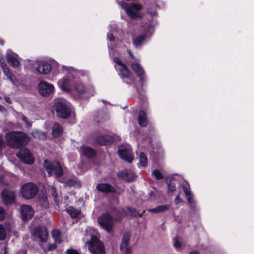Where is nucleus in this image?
Instances as JSON below:
<instances>
[{
  "label": "nucleus",
  "instance_id": "obj_1",
  "mask_svg": "<svg viewBox=\"0 0 254 254\" xmlns=\"http://www.w3.org/2000/svg\"><path fill=\"white\" fill-rule=\"evenodd\" d=\"M5 137L8 145L15 148L25 146L30 141L26 134L18 131L7 133Z\"/></svg>",
  "mask_w": 254,
  "mask_h": 254
},
{
  "label": "nucleus",
  "instance_id": "obj_2",
  "mask_svg": "<svg viewBox=\"0 0 254 254\" xmlns=\"http://www.w3.org/2000/svg\"><path fill=\"white\" fill-rule=\"evenodd\" d=\"M53 110L55 112L56 115L63 119H66L70 117L72 119V123L75 122V115L72 113L70 108L64 102L56 101L53 106Z\"/></svg>",
  "mask_w": 254,
  "mask_h": 254
},
{
  "label": "nucleus",
  "instance_id": "obj_3",
  "mask_svg": "<svg viewBox=\"0 0 254 254\" xmlns=\"http://www.w3.org/2000/svg\"><path fill=\"white\" fill-rule=\"evenodd\" d=\"M114 61L116 64L115 67L119 71V74L123 82L128 85L134 83V78L130 73L127 67L120 60L118 57L114 58Z\"/></svg>",
  "mask_w": 254,
  "mask_h": 254
},
{
  "label": "nucleus",
  "instance_id": "obj_4",
  "mask_svg": "<svg viewBox=\"0 0 254 254\" xmlns=\"http://www.w3.org/2000/svg\"><path fill=\"white\" fill-rule=\"evenodd\" d=\"M38 189L37 186L32 183H27L24 184L21 189V193L23 198L30 199L37 194Z\"/></svg>",
  "mask_w": 254,
  "mask_h": 254
},
{
  "label": "nucleus",
  "instance_id": "obj_5",
  "mask_svg": "<svg viewBox=\"0 0 254 254\" xmlns=\"http://www.w3.org/2000/svg\"><path fill=\"white\" fill-rule=\"evenodd\" d=\"M121 6L131 19H134L140 17L137 12L141 10V5L134 3L128 4L126 2H123L121 3Z\"/></svg>",
  "mask_w": 254,
  "mask_h": 254
},
{
  "label": "nucleus",
  "instance_id": "obj_6",
  "mask_svg": "<svg viewBox=\"0 0 254 254\" xmlns=\"http://www.w3.org/2000/svg\"><path fill=\"white\" fill-rule=\"evenodd\" d=\"M89 250L93 254H105L103 243L95 236H92L88 243Z\"/></svg>",
  "mask_w": 254,
  "mask_h": 254
},
{
  "label": "nucleus",
  "instance_id": "obj_7",
  "mask_svg": "<svg viewBox=\"0 0 254 254\" xmlns=\"http://www.w3.org/2000/svg\"><path fill=\"white\" fill-rule=\"evenodd\" d=\"M44 166L48 174L50 175L53 172L56 177H61L63 175V170H62L59 162L50 161L45 160L44 162Z\"/></svg>",
  "mask_w": 254,
  "mask_h": 254
},
{
  "label": "nucleus",
  "instance_id": "obj_8",
  "mask_svg": "<svg viewBox=\"0 0 254 254\" xmlns=\"http://www.w3.org/2000/svg\"><path fill=\"white\" fill-rule=\"evenodd\" d=\"M118 154L121 159L128 163H131L134 159L132 150L129 145L120 146Z\"/></svg>",
  "mask_w": 254,
  "mask_h": 254
},
{
  "label": "nucleus",
  "instance_id": "obj_9",
  "mask_svg": "<svg viewBox=\"0 0 254 254\" xmlns=\"http://www.w3.org/2000/svg\"><path fill=\"white\" fill-rule=\"evenodd\" d=\"M98 222L102 228L108 232H110L113 227V219L108 213L100 216L98 218Z\"/></svg>",
  "mask_w": 254,
  "mask_h": 254
},
{
  "label": "nucleus",
  "instance_id": "obj_10",
  "mask_svg": "<svg viewBox=\"0 0 254 254\" xmlns=\"http://www.w3.org/2000/svg\"><path fill=\"white\" fill-rule=\"evenodd\" d=\"M40 94L43 96H48L53 93L54 87L53 85L46 81H41L38 86Z\"/></svg>",
  "mask_w": 254,
  "mask_h": 254
},
{
  "label": "nucleus",
  "instance_id": "obj_11",
  "mask_svg": "<svg viewBox=\"0 0 254 254\" xmlns=\"http://www.w3.org/2000/svg\"><path fill=\"white\" fill-rule=\"evenodd\" d=\"M2 201L6 205L13 203L15 200V193L14 191L7 189L3 190L1 192Z\"/></svg>",
  "mask_w": 254,
  "mask_h": 254
},
{
  "label": "nucleus",
  "instance_id": "obj_12",
  "mask_svg": "<svg viewBox=\"0 0 254 254\" xmlns=\"http://www.w3.org/2000/svg\"><path fill=\"white\" fill-rule=\"evenodd\" d=\"M130 237L131 234L127 232L124 234L122 239L120 249L125 254H130L132 252L131 248L129 246Z\"/></svg>",
  "mask_w": 254,
  "mask_h": 254
},
{
  "label": "nucleus",
  "instance_id": "obj_13",
  "mask_svg": "<svg viewBox=\"0 0 254 254\" xmlns=\"http://www.w3.org/2000/svg\"><path fill=\"white\" fill-rule=\"evenodd\" d=\"M17 157L24 163L31 164L34 162V158L30 151L27 149H21L17 153Z\"/></svg>",
  "mask_w": 254,
  "mask_h": 254
},
{
  "label": "nucleus",
  "instance_id": "obj_14",
  "mask_svg": "<svg viewBox=\"0 0 254 254\" xmlns=\"http://www.w3.org/2000/svg\"><path fill=\"white\" fill-rule=\"evenodd\" d=\"M20 213L21 218L24 221H27L32 217L34 210L29 205H22L20 208Z\"/></svg>",
  "mask_w": 254,
  "mask_h": 254
},
{
  "label": "nucleus",
  "instance_id": "obj_15",
  "mask_svg": "<svg viewBox=\"0 0 254 254\" xmlns=\"http://www.w3.org/2000/svg\"><path fill=\"white\" fill-rule=\"evenodd\" d=\"M6 57L7 62L11 66L16 67L20 65V63L18 60V55L11 50H7Z\"/></svg>",
  "mask_w": 254,
  "mask_h": 254
},
{
  "label": "nucleus",
  "instance_id": "obj_16",
  "mask_svg": "<svg viewBox=\"0 0 254 254\" xmlns=\"http://www.w3.org/2000/svg\"><path fill=\"white\" fill-rule=\"evenodd\" d=\"M33 235L38 238L41 242L45 243L47 241L48 232L45 227H38L34 229Z\"/></svg>",
  "mask_w": 254,
  "mask_h": 254
},
{
  "label": "nucleus",
  "instance_id": "obj_17",
  "mask_svg": "<svg viewBox=\"0 0 254 254\" xmlns=\"http://www.w3.org/2000/svg\"><path fill=\"white\" fill-rule=\"evenodd\" d=\"M1 67L3 69L4 74L7 76V78L9 79L13 85H18V82L14 75L10 72L9 69L7 67L4 61H2V59L0 60Z\"/></svg>",
  "mask_w": 254,
  "mask_h": 254
},
{
  "label": "nucleus",
  "instance_id": "obj_18",
  "mask_svg": "<svg viewBox=\"0 0 254 254\" xmlns=\"http://www.w3.org/2000/svg\"><path fill=\"white\" fill-rule=\"evenodd\" d=\"M117 175L119 178L127 181H133L135 178V175L132 171L128 169L119 172Z\"/></svg>",
  "mask_w": 254,
  "mask_h": 254
},
{
  "label": "nucleus",
  "instance_id": "obj_19",
  "mask_svg": "<svg viewBox=\"0 0 254 254\" xmlns=\"http://www.w3.org/2000/svg\"><path fill=\"white\" fill-rule=\"evenodd\" d=\"M58 84L59 87L63 91L70 92L71 90L72 81L69 78L64 77L59 80Z\"/></svg>",
  "mask_w": 254,
  "mask_h": 254
},
{
  "label": "nucleus",
  "instance_id": "obj_20",
  "mask_svg": "<svg viewBox=\"0 0 254 254\" xmlns=\"http://www.w3.org/2000/svg\"><path fill=\"white\" fill-rule=\"evenodd\" d=\"M131 68L134 72L139 77L142 82H143L145 78L144 71L140 66L138 60L135 61V63L131 64Z\"/></svg>",
  "mask_w": 254,
  "mask_h": 254
},
{
  "label": "nucleus",
  "instance_id": "obj_21",
  "mask_svg": "<svg viewBox=\"0 0 254 254\" xmlns=\"http://www.w3.org/2000/svg\"><path fill=\"white\" fill-rule=\"evenodd\" d=\"M51 70V65L48 63L44 61L39 62L38 67H36V70L40 74H47Z\"/></svg>",
  "mask_w": 254,
  "mask_h": 254
},
{
  "label": "nucleus",
  "instance_id": "obj_22",
  "mask_svg": "<svg viewBox=\"0 0 254 254\" xmlns=\"http://www.w3.org/2000/svg\"><path fill=\"white\" fill-rule=\"evenodd\" d=\"M96 189L100 192L104 193L113 192L115 191V188L108 183H100L96 186Z\"/></svg>",
  "mask_w": 254,
  "mask_h": 254
},
{
  "label": "nucleus",
  "instance_id": "obj_23",
  "mask_svg": "<svg viewBox=\"0 0 254 254\" xmlns=\"http://www.w3.org/2000/svg\"><path fill=\"white\" fill-rule=\"evenodd\" d=\"M74 90L79 95H83L89 92L86 87L81 82H77L74 84Z\"/></svg>",
  "mask_w": 254,
  "mask_h": 254
},
{
  "label": "nucleus",
  "instance_id": "obj_24",
  "mask_svg": "<svg viewBox=\"0 0 254 254\" xmlns=\"http://www.w3.org/2000/svg\"><path fill=\"white\" fill-rule=\"evenodd\" d=\"M182 189H183V190L185 194V196L187 199L188 202L189 203H194V200L193 199V196L192 193L190 190V185L189 184H187V186H183Z\"/></svg>",
  "mask_w": 254,
  "mask_h": 254
},
{
  "label": "nucleus",
  "instance_id": "obj_25",
  "mask_svg": "<svg viewBox=\"0 0 254 254\" xmlns=\"http://www.w3.org/2000/svg\"><path fill=\"white\" fill-rule=\"evenodd\" d=\"M96 142L101 145H106L113 142V138L110 135H101L96 138Z\"/></svg>",
  "mask_w": 254,
  "mask_h": 254
},
{
  "label": "nucleus",
  "instance_id": "obj_26",
  "mask_svg": "<svg viewBox=\"0 0 254 254\" xmlns=\"http://www.w3.org/2000/svg\"><path fill=\"white\" fill-rule=\"evenodd\" d=\"M10 230V226L8 224H0V240L5 239L7 233Z\"/></svg>",
  "mask_w": 254,
  "mask_h": 254
},
{
  "label": "nucleus",
  "instance_id": "obj_27",
  "mask_svg": "<svg viewBox=\"0 0 254 254\" xmlns=\"http://www.w3.org/2000/svg\"><path fill=\"white\" fill-rule=\"evenodd\" d=\"M170 207V205H163L158 206L154 208L149 209L148 211L153 213H159L168 210Z\"/></svg>",
  "mask_w": 254,
  "mask_h": 254
},
{
  "label": "nucleus",
  "instance_id": "obj_28",
  "mask_svg": "<svg viewBox=\"0 0 254 254\" xmlns=\"http://www.w3.org/2000/svg\"><path fill=\"white\" fill-rule=\"evenodd\" d=\"M66 211L72 218H78L81 215L80 210L75 209L72 206L68 207Z\"/></svg>",
  "mask_w": 254,
  "mask_h": 254
},
{
  "label": "nucleus",
  "instance_id": "obj_29",
  "mask_svg": "<svg viewBox=\"0 0 254 254\" xmlns=\"http://www.w3.org/2000/svg\"><path fill=\"white\" fill-rule=\"evenodd\" d=\"M138 123L141 127H145L147 124V120L146 114L143 111H140L138 115Z\"/></svg>",
  "mask_w": 254,
  "mask_h": 254
},
{
  "label": "nucleus",
  "instance_id": "obj_30",
  "mask_svg": "<svg viewBox=\"0 0 254 254\" xmlns=\"http://www.w3.org/2000/svg\"><path fill=\"white\" fill-rule=\"evenodd\" d=\"M82 154L87 157H93L95 155L94 150L90 147L81 148Z\"/></svg>",
  "mask_w": 254,
  "mask_h": 254
},
{
  "label": "nucleus",
  "instance_id": "obj_31",
  "mask_svg": "<svg viewBox=\"0 0 254 254\" xmlns=\"http://www.w3.org/2000/svg\"><path fill=\"white\" fill-rule=\"evenodd\" d=\"M63 131L62 127L58 124H55L53 126L52 134L54 137L59 136Z\"/></svg>",
  "mask_w": 254,
  "mask_h": 254
},
{
  "label": "nucleus",
  "instance_id": "obj_32",
  "mask_svg": "<svg viewBox=\"0 0 254 254\" xmlns=\"http://www.w3.org/2000/svg\"><path fill=\"white\" fill-rule=\"evenodd\" d=\"M139 166L145 167L147 165L148 159L146 155L144 153L141 152L140 153L139 156Z\"/></svg>",
  "mask_w": 254,
  "mask_h": 254
},
{
  "label": "nucleus",
  "instance_id": "obj_33",
  "mask_svg": "<svg viewBox=\"0 0 254 254\" xmlns=\"http://www.w3.org/2000/svg\"><path fill=\"white\" fill-rule=\"evenodd\" d=\"M146 36L144 35H141L137 36L133 40V44L135 47H139L142 45L145 39Z\"/></svg>",
  "mask_w": 254,
  "mask_h": 254
},
{
  "label": "nucleus",
  "instance_id": "obj_34",
  "mask_svg": "<svg viewBox=\"0 0 254 254\" xmlns=\"http://www.w3.org/2000/svg\"><path fill=\"white\" fill-rule=\"evenodd\" d=\"M32 135L35 138H37L40 139H44L46 137V135L44 132L40 131L38 130H33L32 132Z\"/></svg>",
  "mask_w": 254,
  "mask_h": 254
},
{
  "label": "nucleus",
  "instance_id": "obj_35",
  "mask_svg": "<svg viewBox=\"0 0 254 254\" xmlns=\"http://www.w3.org/2000/svg\"><path fill=\"white\" fill-rule=\"evenodd\" d=\"M52 236L55 242L60 243L61 240V234L60 231L57 229L54 230L52 232Z\"/></svg>",
  "mask_w": 254,
  "mask_h": 254
},
{
  "label": "nucleus",
  "instance_id": "obj_36",
  "mask_svg": "<svg viewBox=\"0 0 254 254\" xmlns=\"http://www.w3.org/2000/svg\"><path fill=\"white\" fill-rule=\"evenodd\" d=\"M50 191L52 197L53 198L54 201L56 203H58L60 200V198L57 194L55 188L54 187H52Z\"/></svg>",
  "mask_w": 254,
  "mask_h": 254
},
{
  "label": "nucleus",
  "instance_id": "obj_37",
  "mask_svg": "<svg viewBox=\"0 0 254 254\" xmlns=\"http://www.w3.org/2000/svg\"><path fill=\"white\" fill-rule=\"evenodd\" d=\"M173 246L175 247V248L177 250L181 249L182 245L177 237H175L173 239Z\"/></svg>",
  "mask_w": 254,
  "mask_h": 254
},
{
  "label": "nucleus",
  "instance_id": "obj_38",
  "mask_svg": "<svg viewBox=\"0 0 254 254\" xmlns=\"http://www.w3.org/2000/svg\"><path fill=\"white\" fill-rule=\"evenodd\" d=\"M153 175L155 177L156 179L160 180L163 178V174L161 173L160 171L157 169L154 170L153 171Z\"/></svg>",
  "mask_w": 254,
  "mask_h": 254
},
{
  "label": "nucleus",
  "instance_id": "obj_39",
  "mask_svg": "<svg viewBox=\"0 0 254 254\" xmlns=\"http://www.w3.org/2000/svg\"><path fill=\"white\" fill-rule=\"evenodd\" d=\"M128 209L131 215L135 217H141V214L139 212H137L135 209L131 208H129Z\"/></svg>",
  "mask_w": 254,
  "mask_h": 254
},
{
  "label": "nucleus",
  "instance_id": "obj_40",
  "mask_svg": "<svg viewBox=\"0 0 254 254\" xmlns=\"http://www.w3.org/2000/svg\"><path fill=\"white\" fill-rule=\"evenodd\" d=\"M77 184L76 179H69L67 181L66 184L69 186H75Z\"/></svg>",
  "mask_w": 254,
  "mask_h": 254
},
{
  "label": "nucleus",
  "instance_id": "obj_41",
  "mask_svg": "<svg viewBox=\"0 0 254 254\" xmlns=\"http://www.w3.org/2000/svg\"><path fill=\"white\" fill-rule=\"evenodd\" d=\"M6 215V212L4 209L2 207H0V220H3Z\"/></svg>",
  "mask_w": 254,
  "mask_h": 254
},
{
  "label": "nucleus",
  "instance_id": "obj_42",
  "mask_svg": "<svg viewBox=\"0 0 254 254\" xmlns=\"http://www.w3.org/2000/svg\"><path fill=\"white\" fill-rule=\"evenodd\" d=\"M67 253L68 254H80L77 250L73 249H69L67 250Z\"/></svg>",
  "mask_w": 254,
  "mask_h": 254
},
{
  "label": "nucleus",
  "instance_id": "obj_43",
  "mask_svg": "<svg viewBox=\"0 0 254 254\" xmlns=\"http://www.w3.org/2000/svg\"><path fill=\"white\" fill-rule=\"evenodd\" d=\"M176 189L175 186L172 184H169L168 185V190L170 192H173Z\"/></svg>",
  "mask_w": 254,
  "mask_h": 254
},
{
  "label": "nucleus",
  "instance_id": "obj_44",
  "mask_svg": "<svg viewBox=\"0 0 254 254\" xmlns=\"http://www.w3.org/2000/svg\"><path fill=\"white\" fill-rule=\"evenodd\" d=\"M107 39L109 41H113L115 40L114 37L112 33H108L107 35Z\"/></svg>",
  "mask_w": 254,
  "mask_h": 254
},
{
  "label": "nucleus",
  "instance_id": "obj_45",
  "mask_svg": "<svg viewBox=\"0 0 254 254\" xmlns=\"http://www.w3.org/2000/svg\"><path fill=\"white\" fill-rule=\"evenodd\" d=\"M56 248V245L54 244H50L49 245V246L48 247V249L49 251H52V250H54V249H55Z\"/></svg>",
  "mask_w": 254,
  "mask_h": 254
},
{
  "label": "nucleus",
  "instance_id": "obj_46",
  "mask_svg": "<svg viewBox=\"0 0 254 254\" xmlns=\"http://www.w3.org/2000/svg\"><path fill=\"white\" fill-rule=\"evenodd\" d=\"M181 199L179 197V196L178 195L175 199L174 200V202H175V203L176 204H178V203H179L180 202H181Z\"/></svg>",
  "mask_w": 254,
  "mask_h": 254
},
{
  "label": "nucleus",
  "instance_id": "obj_47",
  "mask_svg": "<svg viewBox=\"0 0 254 254\" xmlns=\"http://www.w3.org/2000/svg\"><path fill=\"white\" fill-rule=\"evenodd\" d=\"M4 141L3 140L1 136H0V149L2 148V146L4 144Z\"/></svg>",
  "mask_w": 254,
  "mask_h": 254
},
{
  "label": "nucleus",
  "instance_id": "obj_48",
  "mask_svg": "<svg viewBox=\"0 0 254 254\" xmlns=\"http://www.w3.org/2000/svg\"><path fill=\"white\" fill-rule=\"evenodd\" d=\"M189 254H199V253L197 251H193L190 252Z\"/></svg>",
  "mask_w": 254,
  "mask_h": 254
},
{
  "label": "nucleus",
  "instance_id": "obj_49",
  "mask_svg": "<svg viewBox=\"0 0 254 254\" xmlns=\"http://www.w3.org/2000/svg\"><path fill=\"white\" fill-rule=\"evenodd\" d=\"M128 53H129V54L130 55V56H131L133 59H135V61L137 60V59H136L134 58V57L133 56V54H132V52H131V51H130V50H129V51H128Z\"/></svg>",
  "mask_w": 254,
  "mask_h": 254
},
{
  "label": "nucleus",
  "instance_id": "obj_50",
  "mask_svg": "<svg viewBox=\"0 0 254 254\" xmlns=\"http://www.w3.org/2000/svg\"><path fill=\"white\" fill-rule=\"evenodd\" d=\"M70 69L72 70V71L74 72H76L77 74H79L80 73V71H77L76 70H75L73 68H70Z\"/></svg>",
  "mask_w": 254,
  "mask_h": 254
},
{
  "label": "nucleus",
  "instance_id": "obj_51",
  "mask_svg": "<svg viewBox=\"0 0 254 254\" xmlns=\"http://www.w3.org/2000/svg\"><path fill=\"white\" fill-rule=\"evenodd\" d=\"M6 101L8 103H10V98H8V97H5V98Z\"/></svg>",
  "mask_w": 254,
  "mask_h": 254
},
{
  "label": "nucleus",
  "instance_id": "obj_52",
  "mask_svg": "<svg viewBox=\"0 0 254 254\" xmlns=\"http://www.w3.org/2000/svg\"><path fill=\"white\" fill-rule=\"evenodd\" d=\"M4 109V108L2 105H0V111H2Z\"/></svg>",
  "mask_w": 254,
  "mask_h": 254
},
{
  "label": "nucleus",
  "instance_id": "obj_53",
  "mask_svg": "<svg viewBox=\"0 0 254 254\" xmlns=\"http://www.w3.org/2000/svg\"><path fill=\"white\" fill-rule=\"evenodd\" d=\"M4 43V41L2 40H0V44L3 45Z\"/></svg>",
  "mask_w": 254,
  "mask_h": 254
},
{
  "label": "nucleus",
  "instance_id": "obj_54",
  "mask_svg": "<svg viewBox=\"0 0 254 254\" xmlns=\"http://www.w3.org/2000/svg\"><path fill=\"white\" fill-rule=\"evenodd\" d=\"M4 254H5L6 253H7V249H6V248H4Z\"/></svg>",
  "mask_w": 254,
  "mask_h": 254
},
{
  "label": "nucleus",
  "instance_id": "obj_55",
  "mask_svg": "<svg viewBox=\"0 0 254 254\" xmlns=\"http://www.w3.org/2000/svg\"><path fill=\"white\" fill-rule=\"evenodd\" d=\"M23 120L25 122H26V118L25 117H23Z\"/></svg>",
  "mask_w": 254,
  "mask_h": 254
},
{
  "label": "nucleus",
  "instance_id": "obj_56",
  "mask_svg": "<svg viewBox=\"0 0 254 254\" xmlns=\"http://www.w3.org/2000/svg\"><path fill=\"white\" fill-rule=\"evenodd\" d=\"M1 182L2 183H4V181L2 178L1 179Z\"/></svg>",
  "mask_w": 254,
  "mask_h": 254
}]
</instances>
